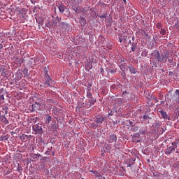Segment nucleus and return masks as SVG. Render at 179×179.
<instances>
[{"label":"nucleus","instance_id":"1","mask_svg":"<svg viewBox=\"0 0 179 179\" xmlns=\"http://www.w3.org/2000/svg\"><path fill=\"white\" fill-rule=\"evenodd\" d=\"M151 59H155L158 62H169L173 64V59L170 58V52L166 51L164 53L160 55L157 50H155L151 55Z\"/></svg>","mask_w":179,"mask_h":179},{"label":"nucleus","instance_id":"2","mask_svg":"<svg viewBox=\"0 0 179 179\" xmlns=\"http://www.w3.org/2000/svg\"><path fill=\"white\" fill-rule=\"evenodd\" d=\"M107 120V117L103 116L102 115H97L95 119L94 122H96L97 127H101V124Z\"/></svg>","mask_w":179,"mask_h":179},{"label":"nucleus","instance_id":"3","mask_svg":"<svg viewBox=\"0 0 179 179\" xmlns=\"http://www.w3.org/2000/svg\"><path fill=\"white\" fill-rule=\"evenodd\" d=\"M45 83L43 85V87H51L52 85H54V81L50 78L49 75L45 76Z\"/></svg>","mask_w":179,"mask_h":179},{"label":"nucleus","instance_id":"4","mask_svg":"<svg viewBox=\"0 0 179 179\" xmlns=\"http://www.w3.org/2000/svg\"><path fill=\"white\" fill-rule=\"evenodd\" d=\"M33 131L36 132V134H41L43 132V128L41 126L35 124L33 126Z\"/></svg>","mask_w":179,"mask_h":179},{"label":"nucleus","instance_id":"5","mask_svg":"<svg viewBox=\"0 0 179 179\" xmlns=\"http://www.w3.org/2000/svg\"><path fill=\"white\" fill-rule=\"evenodd\" d=\"M107 141L109 143H114V142H117V136L115 134H111Z\"/></svg>","mask_w":179,"mask_h":179},{"label":"nucleus","instance_id":"6","mask_svg":"<svg viewBox=\"0 0 179 179\" xmlns=\"http://www.w3.org/2000/svg\"><path fill=\"white\" fill-rule=\"evenodd\" d=\"M174 150H176V148L171 146L168 147L165 150V155H171Z\"/></svg>","mask_w":179,"mask_h":179},{"label":"nucleus","instance_id":"7","mask_svg":"<svg viewBox=\"0 0 179 179\" xmlns=\"http://www.w3.org/2000/svg\"><path fill=\"white\" fill-rule=\"evenodd\" d=\"M31 107H32L31 111L33 112L38 111V110H40V103L36 102L34 104H33Z\"/></svg>","mask_w":179,"mask_h":179},{"label":"nucleus","instance_id":"8","mask_svg":"<svg viewBox=\"0 0 179 179\" xmlns=\"http://www.w3.org/2000/svg\"><path fill=\"white\" fill-rule=\"evenodd\" d=\"M140 136H141V135L139 134V133L134 134L133 137H132V141L136 142V143H138L139 142V140L136 139V138H139Z\"/></svg>","mask_w":179,"mask_h":179},{"label":"nucleus","instance_id":"9","mask_svg":"<svg viewBox=\"0 0 179 179\" xmlns=\"http://www.w3.org/2000/svg\"><path fill=\"white\" fill-rule=\"evenodd\" d=\"M0 120H1V121L3 122L6 125H8V124H9V121L8 120L5 115H2L1 116H0Z\"/></svg>","mask_w":179,"mask_h":179},{"label":"nucleus","instance_id":"10","mask_svg":"<svg viewBox=\"0 0 179 179\" xmlns=\"http://www.w3.org/2000/svg\"><path fill=\"white\" fill-rule=\"evenodd\" d=\"M22 78H23V74L22 73V72L18 71L15 74V79L16 80H20Z\"/></svg>","mask_w":179,"mask_h":179},{"label":"nucleus","instance_id":"11","mask_svg":"<svg viewBox=\"0 0 179 179\" xmlns=\"http://www.w3.org/2000/svg\"><path fill=\"white\" fill-rule=\"evenodd\" d=\"M159 113L162 117L164 118V120H170V118L169 117V115H167V113L163 110L159 111Z\"/></svg>","mask_w":179,"mask_h":179},{"label":"nucleus","instance_id":"12","mask_svg":"<svg viewBox=\"0 0 179 179\" xmlns=\"http://www.w3.org/2000/svg\"><path fill=\"white\" fill-rule=\"evenodd\" d=\"M129 72L133 73V75H135V73H136V70L135 69V68H134V66H132V65L129 66Z\"/></svg>","mask_w":179,"mask_h":179},{"label":"nucleus","instance_id":"13","mask_svg":"<svg viewBox=\"0 0 179 179\" xmlns=\"http://www.w3.org/2000/svg\"><path fill=\"white\" fill-rule=\"evenodd\" d=\"M142 36H143V38L148 39L149 38V34L146 33L145 30H143L141 32Z\"/></svg>","mask_w":179,"mask_h":179},{"label":"nucleus","instance_id":"14","mask_svg":"<svg viewBox=\"0 0 179 179\" xmlns=\"http://www.w3.org/2000/svg\"><path fill=\"white\" fill-rule=\"evenodd\" d=\"M0 71L1 72L2 76H6V70L5 69V66H2Z\"/></svg>","mask_w":179,"mask_h":179},{"label":"nucleus","instance_id":"15","mask_svg":"<svg viewBox=\"0 0 179 179\" xmlns=\"http://www.w3.org/2000/svg\"><path fill=\"white\" fill-rule=\"evenodd\" d=\"M59 12L61 13H64V12L65 11V6H64V5H60L59 6Z\"/></svg>","mask_w":179,"mask_h":179},{"label":"nucleus","instance_id":"16","mask_svg":"<svg viewBox=\"0 0 179 179\" xmlns=\"http://www.w3.org/2000/svg\"><path fill=\"white\" fill-rule=\"evenodd\" d=\"M38 157H41L40 154H34L32 155V159H34V160H38Z\"/></svg>","mask_w":179,"mask_h":179},{"label":"nucleus","instance_id":"17","mask_svg":"<svg viewBox=\"0 0 179 179\" xmlns=\"http://www.w3.org/2000/svg\"><path fill=\"white\" fill-rule=\"evenodd\" d=\"M88 101L89 103H90L91 104H94V103H96V99H94L93 96H92L91 98L88 99Z\"/></svg>","mask_w":179,"mask_h":179},{"label":"nucleus","instance_id":"18","mask_svg":"<svg viewBox=\"0 0 179 179\" xmlns=\"http://www.w3.org/2000/svg\"><path fill=\"white\" fill-rule=\"evenodd\" d=\"M8 139H9V136L6 135V136H0V141H8Z\"/></svg>","mask_w":179,"mask_h":179},{"label":"nucleus","instance_id":"19","mask_svg":"<svg viewBox=\"0 0 179 179\" xmlns=\"http://www.w3.org/2000/svg\"><path fill=\"white\" fill-rule=\"evenodd\" d=\"M126 40L127 39L125 38V36H120L119 37V41L120 43H125Z\"/></svg>","mask_w":179,"mask_h":179},{"label":"nucleus","instance_id":"20","mask_svg":"<svg viewBox=\"0 0 179 179\" xmlns=\"http://www.w3.org/2000/svg\"><path fill=\"white\" fill-rule=\"evenodd\" d=\"M29 69H24L23 71H22V73L24 75V77L26 76H29Z\"/></svg>","mask_w":179,"mask_h":179},{"label":"nucleus","instance_id":"21","mask_svg":"<svg viewBox=\"0 0 179 179\" xmlns=\"http://www.w3.org/2000/svg\"><path fill=\"white\" fill-rule=\"evenodd\" d=\"M38 101H39L38 103L40 106H44V104H45V101H44L43 99L38 98Z\"/></svg>","mask_w":179,"mask_h":179},{"label":"nucleus","instance_id":"22","mask_svg":"<svg viewBox=\"0 0 179 179\" xmlns=\"http://www.w3.org/2000/svg\"><path fill=\"white\" fill-rule=\"evenodd\" d=\"M29 138V136L22 134V136H20L21 141H26V139Z\"/></svg>","mask_w":179,"mask_h":179},{"label":"nucleus","instance_id":"23","mask_svg":"<svg viewBox=\"0 0 179 179\" xmlns=\"http://www.w3.org/2000/svg\"><path fill=\"white\" fill-rule=\"evenodd\" d=\"M115 72H117V69H108V73H111L112 75L115 73Z\"/></svg>","mask_w":179,"mask_h":179},{"label":"nucleus","instance_id":"24","mask_svg":"<svg viewBox=\"0 0 179 179\" xmlns=\"http://www.w3.org/2000/svg\"><path fill=\"white\" fill-rule=\"evenodd\" d=\"M90 173H93L95 177H100V173L97 171H90Z\"/></svg>","mask_w":179,"mask_h":179},{"label":"nucleus","instance_id":"25","mask_svg":"<svg viewBox=\"0 0 179 179\" xmlns=\"http://www.w3.org/2000/svg\"><path fill=\"white\" fill-rule=\"evenodd\" d=\"M92 97H93V94H92V92H87V99H91Z\"/></svg>","mask_w":179,"mask_h":179},{"label":"nucleus","instance_id":"26","mask_svg":"<svg viewBox=\"0 0 179 179\" xmlns=\"http://www.w3.org/2000/svg\"><path fill=\"white\" fill-rule=\"evenodd\" d=\"M172 100H173V103H179V100L176 101L177 100V95H173V97L172 98Z\"/></svg>","mask_w":179,"mask_h":179},{"label":"nucleus","instance_id":"27","mask_svg":"<svg viewBox=\"0 0 179 179\" xmlns=\"http://www.w3.org/2000/svg\"><path fill=\"white\" fill-rule=\"evenodd\" d=\"M175 95H176V101H178V100H179V90H176Z\"/></svg>","mask_w":179,"mask_h":179},{"label":"nucleus","instance_id":"28","mask_svg":"<svg viewBox=\"0 0 179 179\" xmlns=\"http://www.w3.org/2000/svg\"><path fill=\"white\" fill-rule=\"evenodd\" d=\"M51 120H52L51 116H47L46 117V124H49L50 122H51Z\"/></svg>","mask_w":179,"mask_h":179},{"label":"nucleus","instance_id":"29","mask_svg":"<svg viewBox=\"0 0 179 179\" xmlns=\"http://www.w3.org/2000/svg\"><path fill=\"white\" fill-rule=\"evenodd\" d=\"M159 33L162 36H166V30L164 29H161Z\"/></svg>","mask_w":179,"mask_h":179},{"label":"nucleus","instance_id":"30","mask_svg":"<svg viewBox=\"0 0 179 179\" xmlns=\"http://www.w3.org/2000/svg\"><path fill=\"white\" fill-rule=\"evenodd\" d=\"M156 27L157 29H162L163 27V25L162 24V23H157L156 24Z\"/></svg>","mask_w":179,"mask_h":179},{"label":"nucleus","instance_id":"31","mask_svg":"<svg viewBox=\"0 0 179 179\" xmlns=\"http://www.w3.org/2000/svg\"><path fill=\"white\" fill-rule=\"evenodd\" d=\"M131 51L133 52H135V48H136V45H135V43H132V45H131Z\"/></svg>","mask_w":179,"mask_h":179},{"label":"nucleus","instance_id":"32","mask_svg":"<svg viewBox=\"0 0 179 179\" xmlns=\"http://www.w3.org/2000/svg\"><path fill=\"white\" fill-rule=\"evenodd\" d=\"M107 16V13H103L102 15H99L98 17L100 19H105V17Z\"/></svg>","mask_w":179,"mask_h":179},{"label":"nucleus","instance_id":"33","mask_svg":"<svg viewBox=\"0 0 179 179\" xmlns=\"http://www.w3.org/2000/svg\"><path fill=\"white\" fill-rule=\"evenodd\" d=\"M82 22L83 25L86 24V20H85V18H81L80 20V23H82Z\"/></svg>","mask_w":179,"mask_h":179},{"label":"nucleus","instance_id":"34","mask_svg":"<svg viewBox=\"0 0 179 179\" xmlns=\"http://www.w3.org/2000/svg\"><path fill=\"white\" fill-rule=\"evenodd\" d=\"M171 145H172V146H173V148H175L176 149H177V142L176 141V140H175L174 142H172V143H171Z\"/></svg>","mask_w":179,"mask_h":179},{"label":"nucleus","instance_id":"35","mask_svg":"<svg viewBox=\"0 0 179 179\" xmlns=\"http://www.w3.org/2000/svg\"><path fill=\"white\" fill-rule=\"evenodd\" d=\"M58 22H59V19H58V18H57L56 20H55L53 21L55 26H57V24L58 23Z\"/></svg>","mask_w":179,"mask_h":179},{"label":"nucleus","instance_id":"36","mask_svg":"<svg viewBox=\"0 0 179 179\" xmlns=\"http://www.w3.org/2000/svg\"><path fill=\"white\" fill-rule=\"evenodd\" d=\"M143 120H148V118H149V115L145 114V115H143Z\"/></svg>","mask_w":179,"mask_h":179},{"label":"nucleus","instance_id":"37","mask_svg":"<svg viewBox=\"0 0 179 179\" xmlns=\"http://www.w3.org/2000/svg\"><path fill=\"white\" fill-rule=\"evenodd\" d=\"M140 134L141 135H145V134H146V131L145 130H142V131H140Z\"/></svg>","mask_w":179,"mask_h":179},{"label":"nucleus","instance_id":"38","mask_svg":"<svg viewBox=\"0 0 179 179\" xmlns=\"http://www.w3.org/2000/svg\"><path fill=\"white\" fill-rule=\"evenodd\" d=\"M138 127H134L133 128V131H134L135 132H136V131H138Z\"/></svg>","mask_w":179,"mask_h":179},{"label":"nucleus","instance_id":"39","mask_svg":"<svg viewBox=\"0 0 179 179\" xmlns=\"http://www.w3.org/2000/svg\"><path fill=\"white\" fill-rule=\"evenodd\" d=\"M0 99H1V100H5V97L3 96V94H2V95L0 96Z\"/></svg>","mask_w":179,"mask_h":179},{"label":"nucleus","instance_id":"40","mask_svg":"<svg viewBox=\"0 0 179 179\" xmlns=\"http://www.w3.org/2000/svg\"><path fill=\"white\" fill-rule=\"evenodd\" d=\"M45 155H47L48 156H50V151H46L45 152Z\"/></svg>","mask_w":179,"mask_h":179},{"label":"nucleus","instance_id":"41","mask_svg":"<svg viewBox=\"0 0 179 179\" xmlns=\"http://www.w3.org/2000/svg\"><path fill=\"white\" fill-rule=\"evenodd\" d=\"M175 141H176L177 145H178V143H179V138H176Z\"/></svg>","mask_w":179,"mask_h":179},{"label":"nucleus","instance_id":"42","mask_svg":"<svg viewBox=\"0 0 179 179\" xmlns=\"http://www.w3.org/2000/svg\"><path fill=\"white\" fill-rule=\"evenodd\" d=\"M100 71H101V73L103 74V73L104 72V69L103 68H101Z\"/></svg>","mask_w":179,"mask_h":179},{"label":"nucleus","instance_id":"43","mask_svg":"<svg viewBox=\"0 0 179 179\" xmlns=\"http://www.w3.org/2000/svg\"><path fill=\"white\" fill-rule=\"evenodd\" d=\"M45 76H46V75H48V71L46 70V71H45Z\"/></svg>","mask_w":179,"mask_h":179},{"label":"nucleus","instance_id":"44","mask_svg":"<svg viewBox=\"0 0 179 179\" xmlns=\"http://www.w3.org/2000/svg\"><path fill=\"white\" fill-rule=\"evenodd\" d=\"M100 178L99 179H106V177H104V176H101V175H100Z\"/></svg>","mask_w":179,"mask_h":179},{"label":"nucleus","instance_id":"45","mask_svg":"<svg viewBox=\"0 0 179 179\" xmlns=\"http://www.w3.org/2000/svg\"><path fill=\"white\" fill-rule=\"evenodd\" d=\"M5 76V78H8V71H6V76Z\"/></svg>","mask_w":179,"mask_h":179},{"label":"nucleus","instance_id":"46","mask_svg":"<svg viewBox=\"0 0 179 179\" xmlns=\"http://www.w3.org/2000/svg\"><path fill=\"white\" fill-rule=\"evenodd\" d=\"M129 124L132 126L134 125V122L132 121H129Z\"/></svg>","mask_w":179,"mask_h":179},{"label":"nucleus","instance_id":"47","mask_svg":"<svg viewBox=\"0 0 179 179\" xmlns=\"http://www.w3.org/2000/svg\"><path fill=\"white\" fill-rule=\"evenodd\" d=\"M123 3L127 5V0H123Z\"/></svg>","mask_w":179,"mask_h":179},{"label":"nucleus","instance_id":"48","mask_svg":"<svg viewBox=\"0 0 179 179\" xmlns=\"http://www.w3.org/2000/svg\"><path fill=\"white\" fill-rule=\"evenodd\" d=\"M3 45L2 44H0V48L2 49L3 48Z\"/></svg>","mask_w":179,"mask_h":179},{"label":"nucleus","instance_id":"49","mask_svg":"<svg viewBox=\"0 0 179 179\" xmlns=\"http://www.w3.org/2000/svg\"><path fill=\"white\" fill-rule=\"evenodd\" d=\"M108 115H113V112L111 111L110 113H108Z\"/></svg>","mask_w":179,"mask_h":179},{"label":"nucleus","instance_id":"50","mask_svg":"<svg viewBox=\"0 0 179 179\" xmlns=\"http://www.w3.org/2000/svg\"><path fill=\"white\" fill-rule=\"evenodd\" d=\"M55 152H52V156H55Z\"/></svg>","mask_w":179,"mask_h":179},{"label":"nucleus","instance_id":"51","mask_svg":"<svg viewBox=\"0 0 179 179\" xmlns=\"http://www.w3.org/2000/svg\"><path fill=\"white\" fill-rule=\"evenodd\" d=\"M94 128H96V124H92Z\"/></svg>","mask_w":179,"mask_h":179},{"label":"nucleus","instance_id":"52","mask_svg":"<svg viewBox=\"0 0 179 179\" xmlns=\"http://www.w3.org/2000/svg\"><path fill=\"white\" fill-rule=\"evenodd\" d=\"M49 150H52V147L50 148V149H48Z\"/></svg>","mask_w":179,"mask_h":179},{"label":"nucleus","instance_id":"53","mask_svg":"<svg viewBox=\"0 0 179 179\" xmlns=\"http://www.w3.org/2000/svg\"><path fill=\"white\" fill-rule=\"evenodd\" d=\"M5 114H8V110H6V111H5Z\"/></svg>","mask_w":179,"mask_h":179},{"label":"nucleus","instance_id":"54","mask_svg":"<svg viewBox=\"0 0 179 179\" xmlns=\"http://www.w3.org/2000/svg\"><path fill=\"white\" fill-rule=\"evenodd\" d=\"M176 153H179V152L178 151H176Z\"/></svg>","mask_w":179,"mask_h":179},{"label":"nucleus","instance_id":"55","mask_svg":"<svg viewBox=\"0 0 179 179\" xmlns=\"http://www.w3.org/2000/svg\"><path fill=\"white\" fill-rule=\"evenodd\" d=\"M129 43H131V40L129 41Z\"/></svg>","mask_w":179,"mask_h":179},{"label":"nucleus","instance_id":"56","mask_svg":"<svg viewBox=\"0 0 179 179\" xmlns=\"http://www.w3.org/2000/svg\"><path fill=\"white\" fill-rule=\"evenodd\" d=\"M41 62H44V61H42Z\"/></svg>","mask_w":179,"mask_h":179}]
</instances>
